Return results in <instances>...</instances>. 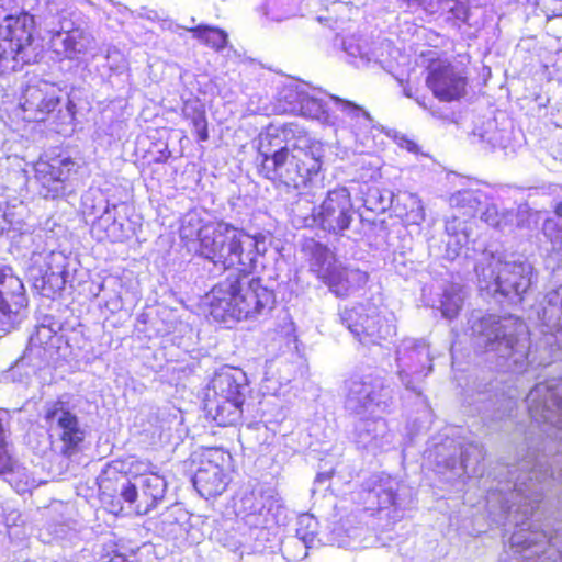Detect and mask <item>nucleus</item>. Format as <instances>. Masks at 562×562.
<instances>
[{
    "label": "nucleus",
    "instance_id": "nucleus-37",
    "mask_svg": "<svg viewBox=\"0 0 562 562\" xmlns=\"http://www.w3.org/2000/svg\"><path fill=\"white\" fill-rule=\"evenodd\" d=\"M207 415L221 427L237 425L243 418L244 400H205Z\"/></svg>",
    "mask_w": 562,
    "mask_h": 562
},
{
    "label": "nucleus",
    "instance_id": "nucleus-12",
    "mask_svg": "<svg viewBox=\"0 0 562 562\" xmlns=\"http://www.w3.org/2000/svg\"><path fill=\"white\" fill-rule=\"evenodd\" d=\"M525 401L531 422L540 431L562 441V379L538 383Z\"/></svg>",
    "mask_w": 562,
    "mask_h": 562
},
{
    "label": "nucleus",
    "instance_id": "nucleus-55",
    "mask_svg": "<svg viewBox=\"0 0 562 562\" xmlns=\"http://www.w3.org/2000/svg\"><path fill=\"white\" fill-rule=\"evenodd\" d=\"M401 147L402 148H405L408 153H412V154H418V144L417 143H413V142H409V143H401Z\"/></svg>",
    "mask_w": 562,
    "mask_h": 562
},
{
    "label": "nucleus",
    "instance_id": "nucleus-25",
    "mask_svg": "<svg viewBox=\"0 0 562 562\" xmlns=\"http://www.w3.org/2000/svg\"><path fill=\"white\" fill-rule=\"evenodd\" d=\"M27 297L22 280L9 266L0 265V323L14 326L25 316Z\"/></svg>",
    "mask_w": 562,
    "mask_h": 562
},
{
    "label": "nucleus",
    "instance_id": "nucleus-30",
    "mask_svg": "<svg viewBox=\"0 0 562 562\" xmlns=\"http://www.w3.org/2000/svg\"><path fill=\"white\" fill-rule=\"evenodd\" d=\"M380 169L370 166L363 169L352 182L358 183L357 188L363 205L373 212H384L390 209L394 202L395 195L389 190H382L375 183L380 179Z\"/></svg>",
    "mask_w": 562,
    "mask_h": 562
},
{
    "label": "nucleus",
    "instance_id": "nucleus-59",
    "mask_svg": "<svg viewBox=\"0 0 562 562\" xmlns=\"http://www.w3.org/2000/svg\"><path fill=\"white\" fill-rule=\"evenodd\" d=\"M122 510H123V507H122V506H120V507H119V509H115L114 507L111 509V512H112L113 514H115V515H117V514H119L120 512H122Z\"/></svg>",
    "mask_w": 562,
    "mask_h": 562
},
{
    "label": "nucleus",
    "instance_id": "nucleus-45",
    "mask_svg": "<svg viewBox=\"0 0 562 562\" xmlns=\"http://www.w3.org/2000/svg\"><path fill=\"white\" fill-rule=\"evenodd\" d=\"M317 520L310 514H303L297 519L296 538L305 549L314 548L322 539L316 538Z\"/></svg>",
    "mask_w": 562,
    "mask_h": 562
},
{
    "label": "nucleus",
    "instance_id": "nucleus-24",
    "mask_svg": "<svg viewBox=\"0 0 562 562\" xmlns=\"http://www.w3.org/2000/svg\"><path fill=\"white\" fill-rule=\"evenodd\" d=\"M353 215L349 191L346 188H338L327 193L314 213V221L322 229L339 235L349 228Z\"/></svg>",
    "mask_w": 562,
    "mask_h": 562
},
{
    "label": "nucleus",
    "instance_id": "nucleus-63",
    "mask_svg": "<svg viewBox=\"0 0 562 562\" xmlns=\"http://www.w3.org/2000/svg\"><path fill=\"white\" fill-rule=\"evenodd\" d=\"M94 206H92V211L90 212V214H95L97 212L94 211Z\"/></svg>",
    "mask_w": 562,
    "mask_h": 562
},
{
    "label": "nucleus",
    "instance_id": "nucleus-52",
    "mask_svg": "<svg viewBox=\"0 0 562 562\" xmlns=\"http://www.w3.org/2000/svg\"><path fill=\"white\" fill-rule=\"evenodd\" d=\"M412 204L413 222L419 223L425 220V211L422 201L416 194H408Z\"/></svg>",
    "mask_w": 562,
    "mask_h": 562
},
{
    "label": "nucleus",
    "instance_id": "nucleus-61",
    "mask_svg": "<svg viewBox=\"0 0 562 562\" xmlns=\"http://www.w3.org/2000/svg\"><path fill=\"white\" fill-rule=\"evenodd\" d=\"M544 364H546V362L543 360L538 361V366H544Z\"/></svg>",
    "mask_w": 562,
    "mask_h": 562
},
{
    "label": "nucleus",
    "instance_id": "nucleus-64",
    "mask_svg": "<svg viewBox=\"0 0 562 562\" xmlns=\"http://www.w3.org/2000/svg\"><path fill=\"white\" fill-rule=\"evenodd\" d=\"M560 479L562 480V473L560 474Z\"/></svg>",
    "mask_w": 562,
    "mask_h": 562
},
{
    "label": "nucleus",
    "instance_id": "nucleus-50",
    "mask_svg": "<svg viewBox=\"0 0 562 562\" xmlns=\"http://www.w3.org/2000/svg\"><path fill=\"white\" fill-rule=\"evenodd\" d=\"M101 562H132L128 558L119 551L115 543L110 544L109 548H104V552L101 554Z\"/></svg>",
    "mask_w": 562,
    "mask_h": 562
},
{
    "label": "nucleus",
    "instance_id": "nucleus-16",
    "mask_svg": "<svg viewBox=\"0 0 562 562\" xmlns=\"http://www.w3.org/2000/svg\"><path fill=\"white\" fill-rule=\"evenodd\" d=\"M79 165L61 154H45L35 164V178L40 193L45 199H63L76 191V173Z\"/></svg>",
    "mask_w": 562,
    "mask_h": 562
},
{
    "label": "nucleus",
    "instance_id": "nucleus-5",
    "mask_svg": "<svg viewBox=\"0 0 562 562\" xmlns=\"http://www.w3.org/2000/svg\"><path fill=\"white\" fill-rule=\"evenodd\" d=\"M475 265L479 288L487 295L520 299L533 282V267L521 255L483 246Z\"/></svg>",
    "mask_w": 562,
    "mask_h": 562
},
{
    "label": "nucleus",
    "instance_id": "nucleus-47",
    "mask_svg": "<svg viewBox=\"0 0 562 562\" xmlns=\"http://www.w3.org/2000/svg\"><path fill=\"white\" fill-rule=\"evenodd\" d=\"M9 425V413L0 411V471L8 464L7 427Z\"/></svg>",
    "mask_w": 562,
    "mask_h": 562
},
{
    "label": "nucleus",
    "instance_id": "nucleus-57",
    "mask_svg": "<svg viewBox=\"0 0 562 562\" xmlns=\"http://www.w3.org/2000/svg\"><path fill=\"white\" fill-rule=\"evenodd\" d=\"M267 15H269L272 20H276V21H281L284 18H286L285 15L274 14L270 9L267 11Z\"/></svg>",
    "mask_w": 562,
    "mask_h": 562
},
{
    "label": "nucleus",
    "instance_id": "nucleus-51",
    "mask_svg": "<svg viewBox=\"0 0 562 562\" xmlns=\"http://www.w3.org/2000/svg\"><path fill=\"white\" fill-rule=\"evenodd\" d=\"M106 60L109 68L116 71L123 68L125 64L122 53L115 47H110L108 49Z\"/></svg>",
    "mask_w": 562,
    "mask_h": 562
},
{
    "label": "nucleus",
    "instance_id": "nucleus-36",
    "mask_svg": "<svg viewBox=\"0 0 562 562\" xmlns=\"http://www.w3.org/2000/svg\"><path fill=\"white\" fill-rule=\"evenodd\" d=\"M302 251L308 262L310 271L325 283L331 271L337 267L333 252L314 239L305 240Z\"/></svg>",
    "mask_w": 562,
    "mask_h": 562
},
{
    "label": "nucleus",
    "instance_id": "nucleus-60",
    "mask_svg": "<svg viewBox=\"0 0 562 562\" xmlns=\"http://www.w3.org/2000/svg\"><path fill=\"white\" fill-rule=\"evenodd\" d=\"M88 200H89V194L85 195V198H83L85 207H88Z\"/></svg>",
    "mask_w": 562,
    "mask_h": 562
},
{
    "label": "nucleus",
    "instance_id": "nucleus-34",
    "mask_svg": "<svg viewBox=\"0 0 562 562\" xmlns=\"http://www.w3.org/2000/svg\"><path fill=\"white\" fill-rule=\"evenodd\" d=\"M368 273L358 268L337 267L331 271L325 284L337 296H347L368 282Z\"/></svg>",
    "mask_w": 562,
    "mask_h": 562
},
{
    "label": "nucleus",
    "instance_id": "nucleus-21",
    "mask_svg": "<svg viewBox=\"0 0 562 562\" xmlns=\"http://www.w3.org/2000/svg\"><path fill=\"white\" fill-rule=\"evenodd\" d=\"M231 463V454L222 449L210 448L202 453L193 476V485L202 497L223 494L232 481Z\"/></svg>",
    "mask_w": 562,
    "mask_h": 562
},
{
    "label": "nucleus",
    "instance_id": "nucleus-32",
    "mask_svg": "<svg viewBox=\"0 0 562 562\" xmlns=\"http://www.w3.org/2000/svg\"><path fill=\"white\" fill-rule=\"evenodd\" d=\"M116 209L115 204L110 205L106 202L102 213L93 222L91 231L99 240L123 241L134 234L131 227H125L117 221Z\"/></svg>",
    "mask_w": 562,
    "mask_h": 562
},
{
    "label": "nucleus",
    "instance_id": "nucleus-40",
    "mask_svg": "<svg viewBox=\"0 0 562 562\" xmlns=\"http://www.w3.org/2000/svg\"><path fill=\"white\" fill-rule=\"evenodd\" d=\"M350 519L347 518L339 522H334L328 533L322 539L326 544L342 548H355L356 540L360 536V528L351 526Z\"/></svg>",
    "mask_w": 562,
    "mask_h": 562
},
{
    "label": "nucleus",
    "instance_id": "nucleus-17",
    "mask_svg": "<svg viewBox=\"0 0 562 562\" xmlns=\"http://www.w3.org/2000/svg\"><path fill=\"white\" fill-rule=\"evenodd\" d=\"M325 94L319 89L303 81L283 85L276 97L274 110L278 113L300 114L317 121H328L329 113Z\"/></svg>",
    "mask_w": 562,
    "mask_h": 562
},
{
    "label": "nucleus",
    "instance_id": "nucleus-29",
    "mask_svg": "<svg viewBox=\"0 0 562 562\" xmlns=\"http://www.w3.org/2000/svg\"><path fill=\"white\" fill-rule=\"evenodd\" d=\"M60 324L53 317L45 316L43 322L35 327L30 336L29 346L22 361L38 358L43 362H49L58 352L61 336L58 334Z\"/></svg>",
    "mask_w": 562,
    "mask_h": 562
},
{
    "label": "nucleus",
    "instance_id": "nucleus-26",
    "mask_svg": "<svg viewBox=\"0 0 562 562\" xmlns=\"http://www.w3.org/2000/svg\"><path fill=\"white\" fill-rule=\"evenodd\" d=\"M428 88L441 101H453L465 92L467 78L453 65L446 60H434L428 66L426 78Z\"/></svg>",
    "mask_w": 562,
    "mask_h": 562
},
{
    "label": "nucleus",
    "instance_id": "nucleus-46",
    "mask_svg": "<svg viewBox=\"0 0 562 562\" xmlns=\"http://www.w3.org/2000/svg\"><path fill=\"white\" fill-rule=\"evenodd\" d=\"M205 228V223H202L200 215L196 212H189L184 215L180 226V237L183 240H198L202 239V232Z\"/></svg>",
    "mask_w": 562,
    "mask_h": 562
},
{
    "label": "nucleus",
    "instance_id": "nucleus-3",
    "mask_svg": "<svg viewBox=\"0 0 562 562\" xmlns=\"http://www.w3.org/2000/svg\"><path fill=\"white\" fill-rule=\"evenodd\" d=\"M250 272H231L205 295L204 304L215 322L228 324L248 319L271 308L273 292L263 286L259 279L250 278Z\"/></svg>",
    "mask_w": 562,
    "mask_h": 562
},
{
    "label": "nucleus",
    "instance_id": "nucleus-23",
    "mask_svg": "<svg viewBox=\"0 0 562 562\" xmlns=\"http://www.w3.org/2000/svg\"><path fill=\"white\" fill-rule=\"evenodd\" d=\"M45 419L61 442L60 452L67 457L77 453L86 437V431L78 417L68 409L67 404L60 400L48 404Z\"/></svg>",
    "mask_w": 562,
    "mask_h": 562
},
{
    "label": "nucleus",
    "instance_id": "nucleus-4",
    "mask_svg": "<svg viewBox=\"0 0 562 562\" xmlns=\"http://www.w3.org/2000/svg\"><path fill=\"white\" fill-rule=\"evenodd\" d=\"M262 233L250 235L223 221L205 223L198 252L215 266L236 271H252L259 256H263L270 245Z\"/></svg>",
    "mask_w": 562,
    "mask_h": 562
},
{
    "label": "nucleus",
    "instance_id": "nucleus-19",
    "mask_svg": "<svg viewBox=\"0 0 562 562\" xmlns=\"http://www.w3.org/2000/svg\"><path fill=\"white\" fill-rule=\"evenodd\" d=\"M153 469L156 467L151 463L137 462L135 470L146 473L137 479V483L124 480L120 486V497L138 515L148 514L165 497L167 482Z\"/></svg>",
    "mask_w": 562,
    "mask_h": 562
},
{
    "label": "nucleus",
    "instance_id": "nucleus-14",
    "mask_svg": "<svg viewBox=\"0 0 562 562\" xmlns=\"http://www.w3.org/2000/svg\"><path fill=\"white\" fill-rule=\"evenodd\" d=\"M346 409L356 416L385 413L392 396L384 380L373 371L356 373L346 381Z\"/></svg>",
    "mask_w": 562,
    "mask_h": 562
},
{
    "label": "nucleus",
    "instance_id": "nucleus-31",
    "mask_svg": "<svg viewBox=\"0 0 562 562\" xmlns=\"http://www.w3.org/2000/svg\"><path fill=\"white\" fill-rule=\"evenodd\" d=\"M247 391V376L244 371L225 368L211 380L205 400H244Z\"/></svg>",
    "mask_w": 562,
    "mask_h": 562
},
{
    "label": "nucleus",
    "instance_id": "nucleus-43",
    "mask_svg": "<svg viewBox=\"0 0 562 562\" xmlns=\"http://www.w3.org/2000/svg\"><path fill=\"white\" fill-rule=\"evenodd\" d=\"M294 123H271L258 136V140H300L305 137Z\"/></svg>",
    "mask_w": 562,
    "mask_h": 562
},
{
    "label": "nucleus",
    "instance_id": "nucleus-35",
    "mask_svg": "<svg viewBox=\"0 0 562 562\" xmlns=\"http://www.w3.org/2000/svg\"><path fill=\"white\" fill-rule=\"evenodd\" d=\"M0 475H3L5 481L20 494L30 492L46 482L38 475L36 465L27 468L13 461L10 454H8V464L3 471H0Z\"/></svg>",
    "mask_w": 562,
    "mask_h": 562
},
{
    "label": "nucleus",
    "instance_id": "nucleus-20",
    "mask_svg": "<svg viewBox=\"0 0 562 562\" xmlns=\"http://www.w3.org/2000/svg\"><path fill=\"white\" fill-rule=\"evenodd\" d=\"M268 347L271 351L278 348L282 356L267 361L266 380L276 381L281 386L288 385L295 378L297 371V364L293 358L299 357L295 326L290 318H283L273 330Z\"/></svg>",
    "mask_w": 562,
    "mask_h": 562
},
{
    "label": "nucleus",
    "instance_id": "nucleus-10",
    "mask_svg": "<svg viewBox=\"0 0 562 562\" xmlns=\"http://www.w3.org/2000/svg\"><path fill=\"white\" fill-rule=\"evenodd\" d=\"M328 99L334 102L336 113L329 114L328 121L321 122L333 131L335 137L341 139L356 138L357 140L379 137L408 140L395 130L374 124L369 112L358 104L334 95H329Z\"/></svg>",
    "mask_w": 562,
    "mask_h": 562
},
{
    "label": "nucleus",
    "instance_id": "nucleus-6",
    "mask_svg": "<svg viewBox=\"0 0 562 562\" xmlns=\"http://www.w3.org/2000/svg\"><path fill=\"white\" fill-rule=\"evenodd\" d=\"M487 201V194L479 188L459 190L450 196L449 203L456 210L446 221L447 250L446 256L454 259L462 254L472 258L484 246L474 232L476 221L474 214Z\"/></svg>",
    "mask_w": 562,
    "mask_h": 562
},
{
    "label": "nucleus",
    "instance_id": "nucleus-2",
    "mask_svg": "<svg viewBox=\"0 0 562 562\" xmlns=\"http://www.w3.org/2000/svg\"><path fill=\"white\" fill-rule=\"evenodd\" d=\"M469 323L476 344L494 353L498 370L521 373L537 361L535 356L530 359L529 333L520 318L473 313Z\"/></svg>",
    "mask_w": 562,
    "mask_h": 562
},
{
    "label": "nucleus",
    "instance_id": "nucleus-53",
    "mask_svg": "<svg viewBox=\"0 0 562 562\" xmlns=\"http://www.w3.org/2000/svg\"><path fill=\"white\" fill-rule=\"evenodd\" d=\"M407 7L412 8V7H420L423 8L425 11L429 12V13H435L436 12V3L437 1L435 0H403Z\"/></svg>",
    "mask_w": 562,
    "mask_h": 562
},
{
    "label": "nucleus",
    "instance_id": "nucleus-9",
    "mask_svg": "<svg viewBox=\"0 0 562 562\" xmlns=\"http://www.w3.org/2000/svg\"><path fill=\"white\" fill-rule=\"evenodd\" d=\"M22 239L36 244L27 266L29 279L41 295L50 297L70 281V266L74 261L64 251L46 250L42 247V234L23 235Z\"/></svg>",
    "mask_w": 562,
    "mask_h": 562
},
{
    "label": "nucleus",
    "instance_id": "nucleus-28",
    "mask_svg": "<svg viewBox=\"0 0 562 562\" xmlns=\"http://www.w3.org/2000/svg\"><path fill=\"white\" fill-rule=\"evenodd\" d=\"M59 103L55 85L40 81L29 85L23 92L21 108L26 121H44Z\"/></svg>",
    "mask_w": 562,
    "mask_h": 562
},
{
    "label": "nucleus",
    "instance_id": "nucleus-39",
    "mask_svg": "<svg viewBox=\"0 0 562 562\" xmlns=\"http://www.w3.org/2000/svg\"><path fill=\"white\" fill-rule=\"evenodd\" d=\"M483 205H485V210L481 214V220L491 227L502 232H510L515 225L521 226L518 214L513 211L499 212L497 204L488 200Z\"/></svg>",
    "mask_w": 562,
    "mask_h": 562
},
{
    "label": "nucleus",
    "instance_id": "nucleus-38",
    "mask_svg": "<svg viewBox=\"0 0 562 562\" xmlns=\"http://www.w3.org/2000/svg\"><path fill=\"white\" fill-rule=\"evenodd\" d=\"M485 397V395H483ZM517 407V402L513 396L494 398H480L475 411L483 415V418L490 422L503 420L505 417H512Z\"/></svg>",
    "mask_w": 562,
    "mask_h": 562
},
{
    "label": "nucleus",
    "instance_id": "nucleus-41",
    "mask_svg": "<svg viewBox=\"0 0 562 562\" xmlns=\"http://www.w3.org/2000/svg\"><path fill=\"white\" fill-rule=\"evenodd\" d=\"M344 50L355 60L357 67L368 66L371 61L376 63L378 56L371 48L369 42L362 37L350 36L342 42Z\"/></svg>",
    "mask_w": 562,
    "mask_h": 562
},
{
    "label": "nucleus",
    "instance_id": "nucleus-7",
    "mask_svg": "<svg viewBox=\"0 0 562 562\" xmlns=\"http://www.w3.org/2000/svg\"><path fill=\"white\" fill-rule=\"evenodd\" d=\"M34 29V16L27 12L0 20V64L4 69L18 71L38 60L42 46L33 37Z\"/></svg>",
    "mask_w": 562,
    "mask_h": 562
},
{
    "label": "nucleus",
    "instance_id": "nucleus-33",
    "mask_svg": "<svg viewBox=\"0 0 562 562\" xmlns=\"http://www.w3.org/2000/svg\"><path fill=\"white\" fill-rule=\"evenodd\" d=\"M90 37L79 29L57 32L50 38V48L59 58L77 59L89 47Z\"/></svg>",
    "mask_w": 562,
    "mask_h": 562
},
{
    "label": "nucleus",
    "instance_id": "nucleus-22",
    "mask_svg": "<svg viewBox=\"0 0 562 562\" xmlns=\"http://www.w3.org/2000/svg\"><path fill=\"white\" fill-rule=\"evenodd\" d=\"M280 509L278 493L271 487L257 485L243 494L238 510L246 526L263 531Z\"/></svg>",
    "mask_w": 562,
    "mask_h": 562
},
{
    "label": "nucleus",
    "instance_id": "nucleus-18",
    "mask_svg": "<svg viewBox=\"0 0 562 562\" xmlns=\"http://www.w3.org/2000/svg\"><path fill=\"white\" fill-rule=\"evenodd\" d=\"M396 374L406 390L422 395L420 382L432 371V357L425 339L404 338L396 347Z\"/></svg>",
    "mask_w": 562,
    "mask_h": 562
},
{
    "label": "nucleus",
    "instance_id": "nucleus-11",
    "mask_svg": "<svg viewBox=\"0 0 562 562\" xmlns=\"http://www.w3.org/2000/svg\"><path fill=\"white\" fill-rule=\"evenodd\" d=\"M364 508L390 525L401 521L413 503L411 490L386 474L372 475L363 485Z\"/></svg>",
    "mask_w": 562,
    "mask_h": 562
},
{
    "label": "nucleus",
    "instance_id": "nucleus-13",
    "mask_svg": "<svg viewBox=\"0 0 562 562\" xmlns=\"http://www.w3.org/2000/svg\"><path fill=\"white\" fill-rule=\"evenodd\" d=\"M340 321L362 345H379L396 334L394 315L373 304L346 307Z\"/></svg>",
    "mask_w": 562,
    "mask_h": 562
},
{
    "label": "nucleus",
    "instance_id": "nucleus-1",
    "mask_svg": "<svg viewBox=\"0 0 562 562\" xmlns=\"http://www.w3.org/2000/svg\"><path fill=\"white\" fill-rule=\"evenodd\" d=\"M552 476L544 454L535 451L509 467H499L485 496L486 509L497 525H514L509 551L498 562H561L562 535H551L533 519L543 484Z\"/></svg>",
    "mask_w": 562,
    "mask_h": 562
},
{
    "label": "nucleus",
    "instance_id": "nucleus-44",
    "mask_svg": "<svg viewBox=\"0 0 562 562\" xmlns=\"http://www.w3.org/2000/svg\"><path fill=\"white\" fill-rule=\"evenodd\" d=\"M464 301L462 289L457 284L447 286L440 299V310L443 317L452 319L458 316Z\"/></svg>",
    "mask_w": 562,
    "mask_h": 562
},
{
    "label": "nucleus",
    "instance_id": "nucleus-56",
    "mask_svg": "<svg viewBox=\"0 0 562 562\" xmlns=\"http://www.w3.org/2000/svg\"><path fill=\"white\" fill-rule=\"evenodd\" d=\"M498 149L504 151V156H508V153H507L508 145H505L504 143H492V151H495Z\"/></svg>",
    "mask_w": 562,
    "mask_h": 562
},
{
    "label": "nucleus",
    "instance_id": "nucleus-27",
    "mask_svg": "<svg viewBox=\"0 0 562 562\" xmlns=\"http://www.w3.org/2000/svg\"><path fill=\"white\" fill-rule=\"evenodd\" d=\"M395 435L389 429L387 423L376 415L359 416L353 427L356 445L373 454L390 450L394 445Z\"/></svg>",
    "mask_w": 562,
    "mask_h": 562
},
{
    "label": "nucleus",
    "instance_id": "nucleus-62",
    "mask_svg": "<svg viewBox=\"0 0 562 562\" xmlns=\"http://www.w3.org/2000/svg\"><path fill=\"white\" fill-rule=\"evenodd\" d=\"M457 431H458V430H456V429H451V430H450L451 435H453V436L456 435V432H457Z\"/></svg>",
    "mask_w": 562,
    "mask_h": 562
},
{
    "label": "nucleus",
    "instance_id": "nucleus-8",
    "mask_svg": "<svg viewBox=\"0 0 562 562\" xmlns=\"http://www.w3.org/2000/svg\"><path fill=\"white\" fill-rule=\"evenodd\" d=\"M316 143H311L305 147H300L295 143L290 148L284 146L271 150L272 143H259L258 151L261 159V169L268 178H281L286 183H297V178L303 180L321 169L319 148Z\"/></svg>",
    "mask_w": 562,
    "mask_h": 562
},
{
    "label": "nucleus",
    "instance_id": "nucleus-48",
    "mask_svg": "<svg viewBox=\"0 0 562 562\" xmlns=\"http://www.w3.org/2000/svg\"><path fill=\"white\" fill-rule=\"evenodd\" d=\"M543 233L550 238L553 248L562 249V228L554 221H546Z\"/></svg>",
    "mask_w": 562,
    "mask_h": 562
},
{
    "label": "nucleus",
    "instance_id": "nucleus-54",
    "mask_svg": "<svg viewBox=\"0 0 562 562\" xmlns=\"http://www.w3.org/2000/svg\"><path fill=\"white\" fill-rule=\"evenodd\" d=\"M150 145L156 148V151L158 154L156 157H154V161L164 162L169 158L170 150L168 149V146H167L168 143H164V142L150 143Z\"/></svg>",
    "mask_w": 562,
    "mask_h": 562
},
{
    "label": "nucleus",
    "instance_id": "nucleus-49",
    "mask_svg": "<svg viewBox=\"0 0 562 562\" xmlns=\"http://www.w3.org/2000/svg\"><path fill=\"white\" fill-rule=\"evenodd\" d=\"M191 124L199 139L206 140L209 135L207 123L204 113L201 111H194L193 116L191 119Z\"/></svg>",
    "mask_w": 562,
    "mask_h": 562
},
{
    "label": "nucleus",
    "instance_id": "nucleus-42",
    "mask_svg": "<svg viewBox=\"0 0 562 562\" xmlns=\"http://www.w3.org/2000/svg\"><path fill=\"white\" fill-rule=\"evenodd\" d=\"M186 30L191 32L193 37L201 44L206 45L216 52L223 50L228 43V34L216 26L199 24L196 26L186 27Z\"/></svg>",
    "mask_w": 562,
    "mask_h": 562
},
{
    "label": "nucleus",
    "instance_id": "nucleus-15",
    "mask_svg": "<svg viewBox=\"0 0 562 562\" xmlns=\"http://www.w3.org/2000/svg\"><path fill=\"white\" fill-rule=\"evenodd\" d=\"M425 457L441 470L456 471L458 475L475 476L483 474L484 450L479 442H456L446 435L439 442H432Z\"/></svg>",
    "mask_w": 562,
    "mask_h": 562
},
{
    "label": "nucleus",
    "instance_id": "nucleus-58",
    "mask_svg": "<svg viewBox=\"0 0 562 562\" xmlns=\"http://www.w3.org/2000/svg\"><path fill=\"white\" fill-rule=\"evenodd\" d=\"M555 213L562 217V202L557 205Z\"/></svg>",
    "mask_w": 562,
    "mask_h": 562
}]
</instances>
